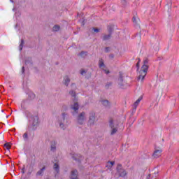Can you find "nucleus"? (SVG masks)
<instances>
[{"mask_svg": "<svg viewBox=\"0 0 179 179\" xmlns=\"http://www.w3.org/2000/svg\"><path fill=\"white\" fill-rule=\"evenodd\" d=\"M57 122L59 125V128L65 131L68 128L69 124H71V120H69V115L66 113H62L60 116L58 117Z\"/></svg>", "mask_w": 179, "mask_h": 179, "instance_id": "1", "label": "nucleus"}, {"mask_svg": "<svg viewBox=\"0 0 179 179\" xmlns=\"http://www.w3.org/2000/svg\"><path fill=\"white\" fill-rule=\"evenodd\" d=\"M143 62V64L141 67V70L139 71V75L138 77V80H141V79L142 82H143V79H145V77L148 73V70L149 69V59L145 58Z\"/></svg>", "mask_w": 179, "mask_h": 179, "instance_id": "2", "label": "nucleus"}, {"mask_svg": "<svg viewBox=\"0 0 179 179\" xmlns=\"http://www.w3.org/2000/svg\"><path fill=\"white\" fill-rule=\"evenodd\" d=\"M40 125V118L38 115H36L31 116L29 118V125L28 127L29 129H32V131H36L37 127Z\"/></svg>", "mask_w": 179, "mask_h": 179, "instance_id": "3", "label": "nucleus"}, {"mask_svg": "<svg viewBox=\"0 0 179 179\" xmlns=\"http://www.w3.org/2000/svg\"><path fill=\"white\" fill-rule=\"evenodd\" d=\"M120 125V121L117 119L112 117L109 120V127L110 128V135H115L118 132V127Z\"/></svg>", "mask_w": 179, "mask_h": 179, "instance_id": "4", "label": "nucleus"}, {"mask_svg": "<svg viewBox=\"0 0 179 179\" xmlns=\"http://www.w3.org/2000/svg\"><path fill=\"white\" fill-rule=\"evenodd\" d=\"M97 122V117H96V113L91 111L89 113V117L87 121L88 127H94V124Z\"/></svg>", "mask_w": 179, "mask_h": 179, "instance_id": "5", "label": "nucleus"}, {"mask_svg": "<svg viewBox=\"0 0 179 179\" xmlns=\"http://www.w3.org/2000/svg\"><path fill=\"white\" fill-rule=\"evenodd\" d=\"M117 173L119 176V177H125L127 174L128 172L122 168V164H118L117 167H116Z\"/></svg>", "mask_w": 179, "mask_h": 179, "instance_id": "6", "label": "nucleus"}, {"mask_svg": "<svg viewBox=\"0 0 179 179\" xmlns=\"http://www.w3.org/2000/svg\"><path fill=\"white\" fill-rule=\"evenodd\" d=\"M86 121V113L82 112L77 116V123L78 125H83Z\"/></svg>", "mask_w": 179, "mask_h": 179, "instance_id": "7", "label": "nucleus"}, {"mask_svg": "<svg viewBox=\"0 0 179 179\" xmlns=\"http://www.w3.org/2000/svg\"><path fill=\"white\" fill-rule=\"evenodd\" d=\"M117 83L120 89H124V73H122V71L119 72Z\"/></svg>", "mask_w": 179, "mask_h": 179, "instance_id": "8", "label": "nucleus"}, {"mask_svg": "<svg viewBox=\"0 0 179 179\" xmlns=\"http://www.w3.org/2000/svg\"><path fill=\"white\" fill-rule=\"evenodd\" d=\"M142 99H143V96H140L134 103L133 105V110H132V114H134L135 113V111H136V107H138V106H139V103H141Z\"/></svg>", "mask_w": 179, "mask_h": 179, "instance_id": "9", "label": "nucleus"}, {"mask_svg": "<svg viewBox=\"0 0 179 179\" xmlns=\"http://www.w3.org/2000/svg\"><path fill=\"white\" fill-rule=\"evenodd\" d=\"M71 156L73 159H74L76 162H78V163H80L82 160V155L80 154H71Z\"/></svg>", "mask_w": 179, "mask_h": 179, "instance_id": "10", "label": "nucleus"}, {"mask_svg": "<svg viewBox=\"0 0 179 179\" xmlns=\"http://www.w3.org/2000/svg\"><path fill=\"white\" fill-rule=\"evenodd\" d=\"M74 103L71 106V110H73V111L76 113H78L79 110V104L78 103V100L73 101Z\"/></svg>", "mask_w": 179, "mask_h": 179, "instance_id": "11", "label": "nucleus"}, {"mask_svg": "<svg viewBox=\"0 0 179 179\" xmlns=\"http://www.w3.org/2000/svg\"><path fill=\"white\" fill-rule=\"evenodd\" d=\"M162 152H163L162 149L155 150L152 154L153 157H155V159L160 157V156H162Z\"/></svg>", "mask_w": 179, "mask_h": 179, "instance_id": "12", "label": "nucleus"}, {"mask_svg": "<svg viewBox=\"0 0 179 179\" xmlns=\"http://www.w3.org/2000/svg\"><path fill=\"white\" fill-rule=\"evenodd\" d=\"M100 102L103 107H106V108H110V101L107 99H101Z\"/></svg>", "mask_w": 179, "mask_h": 179, "instance_id": "13", "label": "nucleus"}, {"mask_svg": "<svg viewBox=\"0 0 179 179\" xmlns=\"http://www.w3.org/2000/svg\"><path fill=\"white\" fill-rule=\"evenodd\" d=\"M44 171H45V166H43L39 171L36 172V177H43V176H44Z\"/></svg>", "mask_w": 179, "mask_h": 179, "instance_id": "14", "label": "nucleus"}, {"mask_svg": "<svg viewBox=\"0 0 179 179\" xmlns=\"http://www.w3.org/2000/svg\"><path fill=\"white\" fill-rule=\"evenodd\" d=\"M63 83H64V85H65V86H66V87L69 86V83H71V78H69V76H65L64 77Z\"/></svg>", "mask_w": 179, "mask_h": 179, "instance_id": "15", "label": "nucleus"}, {"mask_svg": "<svg viewBox=\"0 0 179 179\" xmlns=\"http://www.w3.org/2000/svg\"><path fill=\"white\" fill-rule=\"evenodd\" d=\"M113 35H111V34H103V35H102V37H101V38H102V40H103V41H107L108 40H110L111 39V36H112Z\"/></svg>", "mask_w": 179, "mask_h": 179, "instance_id": "16", "label": "nucleus"}, {"mask_svg": "<svg viewBox=\"0 0 179 179\" xmlns=\"http://www.w3.org/2000/svg\"><path fill=\"white\" fill-rule=\"evenodd\" d=\"M71 179H78V170L74 169L71 172Z\"/></svg>", "mask_w": 179, "mask_h": 179, "instance_id": "17", "label": "nucleus"}, {"mask_svg": "<svg viewBox=\"0 0 179 179\" xmlns=\"http://www.w3.org/2000/svg\"><path fill=\"white\" fill-rule=\"evenodd\" d=\"M57 150V142L52 141L50 145V151L55 152Z\"/></svg>", "mask_w": 179, "mask_h": 179, "instance_id": "18", "label": "nucleus"}, {"mask_svg": "<svg viewBox=\"0 0 179 179\" xmlns=\"http://www.w3.org/2000/svg\"><path fill=\"white\" fill-rule=\"evenodd\" d=\"M114 164H115V162L114 161H113V162L109 161L107 162L106 167H107V169H108V170H110V169H111L113 166H114Z\"/></svg>", "mask_w": 179, "mask_h": 179, "instance_id": "19", "label": "nucleus"}, {"mask_svg": "<svg viewBox=\"0 0 179 179\" xmlns=\"http://www.w3.org/2000/svg\"><path fill=\"white\" fill-rule=\"evenodd\" d=\"M69 94H70L72 97H73V101L78 100V99H76V92H75V91H73V90H71V91L69 92Z\"/></svg>", "mask_w": 179, "mask_h": 179, "instance_id": "20", "label": "nucleus"}, {"mask_svg": "<svg viewBox=\"0 0 179 179\" xmlns=\"http://www.w3.org/2000/svg\"><path fill=\"white\" fill-rule=\"evenodd\" d=\"M25 64L26 65H33V60L31 57H28L25 59Z\"/></svg>", "mask_w": 179, "mask_h": 179, "instance_id": "21", "label": "nucleus"}, {"mask_svg": "<svg viewBox=\"0 0 179 179\" xmlns=\"http://www.w3.org/2000/svg\"><path fill=\"white\" fill-rule=\"evenodd\" d=\"M99 68H106V64H104V61L103 60V59H100L99 60Z\"/></svg>", "mask_w": 179, "mask_h": 179, "instance_id": "22", "label": "nucleus"}, {"mask_svg": "<svg viewBox=\"0 0 179 179\" xmlns=\"http://www.w3.org/2000/svg\"><path fill=\"white\" fill-rule=\"evenodd\" d=\"M34 99H36V94H34V93H32V92L29 93L28 99L29 100H34Z\"/></svg>", "mask_w": 179, "mask_h": 179, "instance_id": "23", "label": "nucleus"}, {"mask_svg": "<svg viewBox=\"0 0 179 179\" xmlns=\"http://www.w3.org/2000/svg\"><path fill=\"white\" fill-rule=\"evenodd\" d=\"M53 169L56 171V173H59V165H58L57 163H55Z\"/></svg>", "mask_w": 179, "mask_h": 179, "instance_id": "24", "label": "nucleus"}, {"mask_svg": "<svg viewBox=\"0 0 179 179\" xmlns=\"http://www.w3.org/2000/svg\"><path fill=\"white\" fill-rule=\"evenodd\" d=\"M113 31H114V29L111 26H108V34L113 35Z\"/></svg>", "mask_w": 179, "mask_h": 179, "instance_id": "25", "label": "nucleus"}, {"mask_svg": "<svg viewBox=\"0 0 179 179\" xmlns=\"http://www.w3.org/2000/svg\"><path fill=\"white\" fill-rule=\"evenodd\" d=\"M23 45H24V39H21V43L19 45L20 51H22V50H23Z\"/></svg>", "mask_w": 179, "mask_h": 179, "instance_id": "26", "label": "nucleus"}, {"mask_svg": "<svg viewBox=\"0 0 179 179\" xmlns=\"http://www.w3.org/2000/svg\"><path fill=\"white\" fill-rule=\"evenodd\" d=\"M26 103H27V100H24L21 103V108L22 110H26Z\"/></svg>", "mask_w": 179, "mask_h": 179, "instance_id": "27", "label": "nucleus"}, {"mask_svg": "<svg viewBox=\"0 0 179 179\" xmlns=\"http://www.w3.org/2000/svg\"><path fill=\"white\" fill-rule=\"evenodd\" d=\"M86 55H87V52H85V51H81V52H80L79 54V56L82 57L83 58H85Z\"/></svg>", "mask_w": 179, "mask_h": 179, "instance_id": "28", "label": "nucleus"}, {"mask_svg": "<svg viewBox=\"0 0 179 179\" xmlns=\"http://www.w3.org/2000/svg\"><path fill=\"white\" fill-rule=\"evenodd\" d=\"M61 27L59 25H55L52 28L53 31H59Z\"/></svg>", "mask_w": 179, "mask_h": 179, "instance_id": "29", "label": "nucleus"}, {"mask_svg": "<svg viewBox=\"0 0 179 179\" xmlns=\"http://www.w3.org/2000/svg\"><path fill=\"white\" fill-rule=\"evenodd\" d=\"M22 136L25 141H29V135L27 134V132L24 133Z\"/></svg>", "mask_w": 179, "mask_h": 179, "instance_id": "30", "label": "nucleus"}, {"mask_svg": "<svg viewBox=\"0 0 179 179\" xmlns=\"http://www.w3.org/2000/svg\"><path fill=\"white\" fill-rule=\"evenodd\" d=\"M11 146H10V144H9V143H6L4 144V149H7V150H9Z\"/></svg>", "mask_w": 179, "mask_h": 179, "instance_id": "31", "label": "nucleus"}, {"mask_svg": "<svg viewBox=\"0 0 179 179\" xmlns=\"http://www.w3.org/2000/svg\"><path fill=\"white\" fill-rule=\"evenodd\" d=\"M110 86H113V83L109 82L105 85V89H110Z\"/></svg>", "mask_w": 179, "mask_h": 179, "instance_id": "32", "label": "nucleus"}, {"mask_svg": "<svg viewBox=\"0 0 179 179\" xmlns=\"http://www.w3.org/2000/svg\"><path fill=\"white\" fill-rule=\"evenodd\" d=\"M92 30H94V33H100V29L99 28H92Z\"/></svg>", "mask_w": 179, "mask_h": 179, "instance_id": "33", "label": "nucleus"}, {"mask_svg": "<svg viewBox=\"0 0 179 179\" xmlns=\"http://www.w3.org/2000/svg\"><path fill=\"white\" fill-rule=\"evenodd\" d=\"M139 62H141V59H138V62L136 64L137 71H139Z\"/></svg>", "mask_w": 179, "mask_h": 179, "instance_id": "34", "label": "nucleus"}, {"mask_svg": "<svg viewBox=\"0 0 179 179\" xmlns=\"http://www.w3.org/2000/svg\"><path fill=\"white\" fill-rule=\"evenodd\" d=\"M80 73V75H83L84 73H86V70L81 69Z\"/></svg>", "mask_w": 179, "mask_h": 179, "instance_id": "35", "label": "nucleus"}, {"mask_svg": "<svg viewBox=\"0 0 179 179\" xmlns=\"http://www.w3.org/2000/svg\"><path fill=\"white\" fill-rule=\"evenodd\" d=\"M105 52H110V47L105 48Z\"/></svg>", "mask_w": 179, "mask_h": 179, "instance_id": "36", "label": "nucleus"}, {"mask_svg": "<svg viewBox=\"0 0 179 179\" xmlns=\"http://www.w3.org/2000/svg\"><path fill=\"white\" fill-rule=\"evenodd\" d=\"M122 3L125 6L127 5V0H122Z\"/></svg>", "mask_w": 179, "mask_h": 179, "instance_id": "37", "label": "nucleus"}, {"mask_svg": "<svg viewBox=\"0 0 179 179\" xmlns=\"http://www.w3.org/2000/svg\"><path fill=\"white\" fill-rule=\"evenodd\" d=\"M132 21H133V23H136V18L135 17H133Z\"/></svg>", "mask_w": 179, "mask_h": 179, "instance_id": "38", "label": "nucleus"}, {"mask_svg": "<svg viewBox=\"0 0 179 179\" xmlns=\"http://www.w3.org/2000/svg\"><path fill=\"white\" fill-rule=\"evenodd\" d=\"M21 173H22V174H24V166L23 168L22 169Z\"/></svg>", "mask_w": 179, "mask_h": 179, "instance_id": "39", "label": "nucleus"}, {"mask_svg": "<svg viewBox=\"0 0 179 179\" xmlns=\"http://www.w3.org/2000/svg\"><path fill=\"white\" fill-rule=\"evenodd\" d=\"M26 114H27V117H29V115H30V112H29V111H26Z\"/></svg>", "mask_w": 179, "mask_h": 179, "instance_id": "40", "label": "nucleus"}, {"mask_svg": "<svg viewBox=\"0 0 179 179\" xmlns=\"http://www.w3.org/2000/svg\"><path fill=\"white\" fill-rule=\"evenodd\" d=\"M109 58H111V59H113L114 58V55H110Z\"/></svg>", "mask_w": 179, "mask_h": 179, "instance_id": "41", "label": "nucleus"}, {"mask_svg": "<svg viewBox=\"0 0 179 179\" xmlns=\"http://www.w3.org/2000/svg\"><path fill=\"white\" fill-rule=\"evenodd\" d=\"M22 73H24V66H22Z\"/></svg>", "mask_w": 179, "mask_h": 179, "instance_id": "42", "label": "nucleus"}, {"mask_svg": "<svg viewBox=\"0 0 179 179\" xmlns=\"http://www.w3.org/2000/svg\"><path fill=\"white\" fill-rule=\"evenodd\" d=\"M104 71H105V73H106V75H108V73H110V71H109L104 70Z\"/></svg>", "mask_w": 179, "mask_h": 179, "instance_id": "43", "label": "nucleus"}, {"mask_svg": "<svg viewBox=\"0 0 179 179\" xmlns=\"http://www.w3.org/2000/svg\"><path fill=\"white\" fill-rule=\"evenodd\" d=\"M152 176H153L154 177H157V173H155Z\"/></svg>", "mask_w": 179, "mask_h": 179, "instance_id": "44", "label": "nucleus"}, {"mask_svg": "<svg viewBox=\"0 0 179 179\" xmlns=\"http://www.w3.org/2000/svg\"><path fill=\"white\" fill-rule=\"evenodd\" d=\"M148 179H150V174H149L147 177Z\"/></svg>", "mask_w": 179, "mask_h": 179, "instance_id": "45", "label": "nucleus"}, {"mask_svg": "<svg viewBox=\"0 0 179 179\" xmlns=\"http://www.w3.org/2000/svg\"><path fill=\"white\" fill-rule=\"evenodd\" d=\"M28 173L29 174H31V171H28Z\"/></svg>", "mask_w": 179, "mask_h": 179, "instance_id": "46", "label": "nucleus"}]
</instances>
